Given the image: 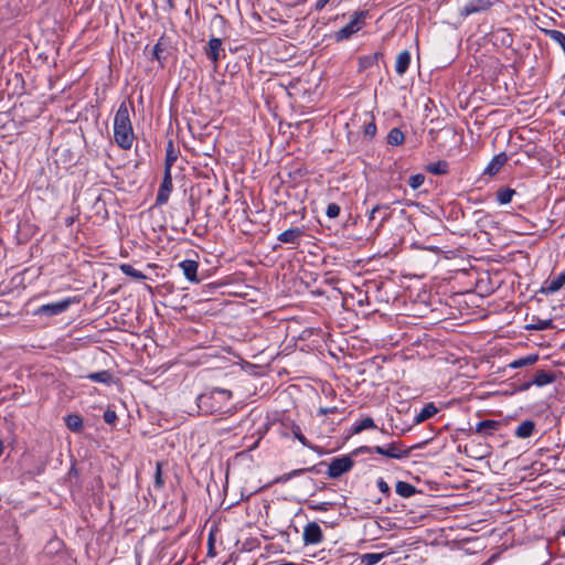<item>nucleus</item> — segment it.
Returning a JSON list of instances; mask_svg holds the SVG:
<instances>
[{
  "label": "nucleus",
  "instance_id": "obj_26",
  "mask_svg": "<svg viewBox=\"0 0 565 565\" xmlns=\"http://www.w3.org/2000/svg\"><path fill=\"white\" fill-rule=\"evenodd\" d=\"M177 153L173 149L172 142H169L166 151L164 170L171 171L172 166L177 161Z\"/></svg>",
  "mask_w": 565,
  "mask_h": 565
},
{
  "label": "nucleus",
  "instance_id": "obj_11",
  "mask_svg": "<svg viewBox=\"0 0 565 565\" xmlns=\"http://www.w3.org/2000/svg\"><path fill=\"white\" fill-rule=\"evenodd\" d=\"M222 51V41L217 38L210 39L207 46L205 49L206 56L216 64L221 57Z\"/></svg>",
  "mask_w": 565,
  "mask_h": 565
},
{
  "label": "nucleus",
  "instance_id": "obj_25",
  "mask_svg": "<svg viewBox=\"0 0 565 565\" xmlns=\"http://www.w3.org/2000/svg\"><path fill=\"white\" fill-rule=\"evenodd\" d=\"M539 356L536 354H530L527 356L514 360L509 364L512 369H519L527 365H532L537 361Z\"/></svg>",
  "mask_w": 565,
  "mask_h": 565
},
{
  "label": "nucleus",
  "instance_id": "obj_16",
  "mask_svg": "<svg viewBox=\"0 0 565 565\" xmlns=\"http://www.w3.org/2000/svg\"><path fill=\"white\" fill-rule=\"evenodd\" d=\"M555 379H556V376L554 373L540 370L535 373V375L532 380V384L541 387V386L553 383L555 381Z\"/></svg>",
  "mask_w": 565,
  "mask_h": 565
},
{
  "label": "nucleus",
  "instance_id": "obj_4",
  "mask_svg": "<svg viewBox=\"0 0 565 565\" xmlns=\"http://www.w3.org/2000/svg\"><path fill=\"white\" fill-rule=\"evenodd\" d=\"M375 454L391 458V459H403L409 455V449H405L401 443L393 441L386 446H374Z\"/></svg>",
  "mask_w": 565,
  "mask_h": 565
},
{
  "label": "nucleus",
  "instance_id": "obj_1",
  "mask_svg": "<svg viewBox=\"0 0 565 565\" xmlns=\"http://www.w3.org/2000/svg\"><path fill=\"white\" fill-rule=\"evenodd\" d=\"M130 109L134 110L131 104L122 102L114 118V139L116 145L124 149H131L135 140V134L130 120Z\"/></svg>",
  "mask_w": 565,
  "mask_h": 565
},
{
  "label": "nucleus",
  "instance_id": "obj_3",
  "mask_svg": "<svg viewBox=\"0 0 565 565\" xmlns=\"http://www.w3.org/2000/svg\"><path fill=\"white\" fill-rule=\"evenodd\" d=\"M367 15V11L354 12L350 22L335 32L334 39L338 42L350 39L353 34L359 32L364 26Z\"/></svg>",
  "mask_w": 565,
  "mask_h": 565
},
{
  "label": "nucleus",
  "instance_id": "obj_6",
  "mask_svg": "<svg viewBox=\"0 0 565 565\" xmlns=\"http://www.w3.org/2000/svg\"><path fill=\"white\" fill-rule=\"evenodd\" d=\"M302 540L305 545H316L322 542L323 533L320 525L317 522H309L302 533Z\"/></svg>",
  "mask_w": 565,
  "mask_h": 565
},
{
  "label": "nucleus",
  "instance_id": "obj_22",
  "mask_svg": "<svg viewBox=\"0 0 565 565\" xmlns=\"http://www.w3.org/2000/svg\"><path fill=\"white\" fill-rule=\"evenodd\" d=\"M86 377L93 382H98V383H104V384H109L113 381V374L106 370L89 373Z\"/></svg>",
  "mask_w": 565,
  "mask_h": 565
},
{
  "label": "nucleus",
  "instance_id": "obj_29",
  "mask_svg": "<svg viewBox=\"0 0 565 565\" xmlns=\"http://www.w3.org/2000/svg\"><path fill=\"white\" fill-rule=\"evenodd\" d=\"M384 553H366L362 555V563L365 565H375L384 558Z\"/></svg>",
  "mask_w": 565,
  "mask_h": 565
},
{
  "label": "nucleus",
  "instance_id": "obj_35",
  "mask_svg": "<svg viewBox=\"0 0 565 565\" xmlns=\"http://www.w3.org/2000/svg\"><path fill=\"white\" fill-rule=\"evenodd\" d=\"M326 214L329 218H334L340 214V206L337 203H330L327 206Z\"/></svg>",
  "mask_w": 565,
  "mask_h": 565
},
{
  "label": "nucleus",
  "instance_id": "obj_9",
  "mask_svg": "<svg viewBox=\"0 0 565 565\" xmlns=\"http://www.w3.org/2000/svg\"><path fill=\"white\" fill-rule=\"evenodd\" d=\"M502 424L499 420L494 419H486L477 423L475 427V433L482 437L492 436L495 431L501 428Z\"/></svg>",
  "mask_w": 565,
  "mask_h": 565
},
{
  "label": "nucleus",
  "instance_id": "obj_34",
  "mask_svg": "<svg viewBox=\"0 0 565 565\" xmlns=\"http://www.w3.org/2000/svg\"><path fill=\"white\" fill-rule=\"evenodd\" d=\"M291 431H292V435L306 447H309V441L308 439L303 436V434L301 433V429L299 426L295 425L292 426L291 428Z\"/></svg>",
  "mask_w": 565,
  "mask_h": 565
},
{
  "label": "nucleus",
  "instance_id": "obj_5",
  "mask_svg": "<svg viewBox=\"0 0 565 565\" xmlns=\"http://www.w3.org/2000/svg\"><path fill=\"white\" fill-rule=\"evenodd\" d=\"M353 460L349 456L334 458L330 462L327 473L330 478H339L343 473L350 471L353 467Z\"/></svg>",
  "mask_w": 565,
  "mask_h": 565
},
{
  "label": "nucleus",
  "instance_id": "obj_19",
  "mask_svg": "<svg viewBox=\"0 0 565 565\" xmlns=\"http://www.w3.org/2000/svg\"><path fill=\"white\" fill-rule=\"evenodd\" d=\"M395 491L403 498H411L417 492L413 484L405 481H398L395 486Z\"/></svg>",
  "mask_w": 565,
  "mask_h": 565
},
{
  "label": "nucleus",
  "instance_id": "obj_37",
  "mask_svg": "<svg viewBox=\"0 0 565 565\" xmlns=\"http://www.w3.org/2000/svg\"><path fill=\"white\" fill-rule=\"evenodd\" d=\"M103 418H104L105 423L113 425L117 420V414L115 411L107 409V411H105Z\"/></svg>",
  "mask_w": 565,
  "mask_h": 565
},
{
  "label": "nucleus",
  "instance_id": "obj_42",
  "mask_svg": "<svg viewBox=\"0 0 565 565\" xmlns=\"http://www.w3.org/2000/svg\"><path fill=\"white\" fill-rule=\"evenodd\" d=\"M337 412V407H321L319 408L318 413L320 415H327Z\"/></svg>",
  "mask_w": 565,
  "mask_h": 565
},
{
  "label": "nucleus",
  "instance_id": "obj_18",
  "mask_svg": "<svg viewBox=\"0 0 565 565\" xmlns=\"http://www.w3.org/2000/svg\"><path fill=\"white\" fill-rule=\"evenodd\" d=\"M534 428L535 424L533 420H524L516 427L515 436L519 438H527L533 434Z\"/></svg>",
  "mask_w": 565,
  "mask_h": 565
},
{
  "label": "nucleus",
  "instance_id": "obj_28",
  "mask_svg": "<svg viewBox=\"0 0 565 565\" xmlns=\"http://www.w3.org/2000/svg\"><path fill=\"white\" fill-rule=\"evenodd\" d=\"M375 423L371 417L363 418L360 423H358L353 428V434H360L365 429L375 428Z\"/></svg>",
  "mask_w": 565,
  "mask_h": 565
},
{
  "label": "nucleus",
  "instance_id": "obj_23",
  "mask_svg": "<svg viewBox=\"0 0 565 565\" xmlns=\"http://www.w3.org/2000/svg\"><path fill=\"white\" fill-rule=\"evenodd\" d=\"M65 424L72 431H79L83 427V419L79 415L70 414L65 417Z\"/></svg>",
  "mask_w": 565,
  "mask_h": 565
},
{
  "label": "nucleus",
  "instance_id": "obj_20",
  "mask_svg": "<svg viewBox=\"0 0 565 565\" xmlns=\"http://www.w3.org/2000/svg\"><path fill=\"white\" fill-rule=\"evenodd\" d=\"M488 0H478V4L472 0L469 3H467L463 8V13L466 15L476 13L481 10H486L489 7Z\"/></svg>",
  "mask_w": 565,
  "mask_h": 565
},
{
  "label": "nucleus",
  "instance_id": "obj_27",
  "mask_svg": "<svg viewBox=\"0 0 565 565\" xmlns=\"http://www.w3.org/2000/svg\"><path fill=\"white\" fill-rule=\"evenodd\" d=\"M514 194L515 191L510 188L500 189L497 192V200L500 204H508L511 202Z\"/></svg>",
  "mask_w": 565,
  "mask_h": 565
},
{
  "label": "nucleus",
  "instance_id": "obj_21",
  "mask_svg": "<svg viewBox=\"0 0 565 565\" xmlns=\"http://www.w3.org/2000/svg\"><path fill=\"white\" fill-rule=\"evenodd\" d=\"M365 119L363 120L364 124V136L369 139H372L376 134V125L375 119L370 114H364Z\"/></svg>",
  "mask_w": 565,
  "mask_h": 565
},
{
  "label": "nucleus",
  "instance_id": "obj_40",
  "mask_svg": "<svg viewBox=\"0 0 565 565\" xmlns=\"http://www.w3.org/2000/svg\"><path fill=\"white\" fill-rule=\"evenodd\" d=\"M377 487H379L380 491L383 492V493H388L390 492V487H388V484L383 479H380L377 481Z\"/></svg>",
  "mask_w": 565,
  "mask_h": 565
},
{
  "label": "nucleus",
  "instance_id": "obj_30",
  "mask_svg": "<svg viewBox=\"0 0 565 565\" xmlns=\"http://www.w3.org/2000/svg\"><path fill=\"white\" fill-rule=\"evenodd\" d=\"M427 170L433 174H445L448 171V163L445 161H438L435 163H430L427 167Z\"/></svg>",
  "mask_w": 565,
  "mask_h": 565
},
{
  "label": "nucleus",
  "instance_id": "obj_13",
  "mask_svg": "<svg viewBox=\"0 0 565 565\" xmlns=\"http://www.w3.org/2000/svg\"><path fill=\"white\" fill-rule=\"evenodd\" d=\"M303 231L299 227H291L279 234L278 241L281 243L297 244L299 243Z\"/></svg>",
  "mask_w": 565,
  "mask_h": 565
},
{
  "label": "nucleus",
  "instance_id": "obj_45",
  "mask_svg": "<svg viewBox=\"0 0 565 565\" xmlns=\"http://www.w3.org/2000/svg\"><path fill=\"white\" fill-rule=\"evenodd\" d=\"M564 534H565V529H564Z\"/></svg>",
  "mask_w": 565,
  "mask_h": 565
},
{
  "label": "nucleus",
  "instance_id": "obj_2",
  "mask_svg": "<svg viewBox=\"0 0 565 565\" xmlns=\"http://www.w3.org/2000/svg\"><path fill=\"white\" fill-rule=\"evenodd\" d=\"M232 398V392L224 388H214L202 393L196 398L199 412L202 414L223 413Z\"/></svg>",
  "mask_w": 565,
  "mask_h": 565
},
{
  "label": "nucleus",
  "instance_id": "obj_36",
  "mask_svg": "<svg viewBox=\"0 0 565 565\" xmlns=\"http://www.w3.org/2000/svg\"><path fill=\"white\" fill-rule=\"evenodd\" d=\"M552 327V320H540L537 323L533 324L531 329L533 330H547Z\"/></svg>",
  "mask_w": 565,
  "mask_h": 565
},
{
  "label": "nucleus",
  "instance_id": "obj_41",
  "mask_svg": "<svg viewBox=\"0 0 565 565\" xmlns=\"http://www.w3.org/2000/svg\"><path fill=\"white\" fill-rule=\"evenodd\" d=\"M331 0H317L315 9L321 11Z\"/></svg>",
  "mask_w": 565,
  "mask_h": 565
},
{
  "label": "nucleus",
  "instance_id": "obj_33",
  "mask_svg": "<svg viewBox=\"0 0 565 565\" xmlns=\"http://www.w3.org/2000/svg\"><path fill=\"white\" fill-rule=\"evenodd\" d=\"M425 177L423 174H414L409 178L408 184L412 189L416 190L423 185Z\"/></svg>",
  "mask_w": 565,
  "mask_h": 565
},
{
  "label": "nucleus",
  "instance_id": "obj_32",
  "mask_svg": "<svg viewBox=\"0 0 565 565\" xmlns=\"http://www.w3.org/2000/svg\"><path fill=\"white\" fill-rule=\"evenodd\" d=\"M162 462L158 461L156 463V472H154V486L158 489H162L164 486L163 477H162Z\"/></svg>",
  "mask_w": 565,
  "mask_h": 565
},
{
  "label": "nucleus",
  "instance_id": "obj_15",
  "mask_svg": "<svg viewBox=\"0 0 565 565\" xmlns=\"http://www.w3.org/2000/svg\"><path fill=\"white\" fill-rule=\"evenodd\" d=\"M508 158L505 153L497 154L484 169V173L493 175L495 174L507 162Z\"/></svg>",
  "mask_w": 565,
  "mask_h": 565
},
{
  "label": "nucleus",
  "instance_id": "obj_43",
  "mask_svg": "<svg viewBox=\"0 0 565 565\" xmlns=\"http://www.w3.org/2000/svg\"><path fill=\"white\" fill-rule=\"evenodd\" d=\"M382 209L381 205H376L374 206L371 211H370V214H369V220L370 221H373L375 218V213L379 212L380 210Z\"/></svg>",
  "mask_w": 565,
  "mask_h": 565
},
{
  "label": "nucleus",
  "instance_id": "obj_10",
  "mask_svg": "<svg viewBox=\"0 0 565 565\" xmlns=\"http://www.w3.org/2000/svg\"><path fill=\"white\" fill-rule=\"evenodd\" d=\"M180 268L182 269L183 275L185 278L191 282H199V278L196 276L199 264L195 260L192 259H184L179 264Z\"/></svg>",
  "mask_w": 565,
  "mask_h": 565
},
{
  "label": "nucleus",
  "instance_id": "obj_38",
  "mask_svg": "<svg viewBox=\"0 0 565 565\" xmlns=\"http://www.w3.org/2000/svg\"><path fill=\"white\" fill-rule=\"evenodd\" d=\"M162 42L159 41L154 46H153V50H152V56L154 60L161 62L163 60V56H162Z\"/></svg>",
  "mask_w": 565,
  "mask_h": 565
},
{
  "label": "nucleus",
  "instance_id": "obj_14",
  "mask_svg": "<svg viewBox=\"0 0 565 565\" xmlns=\"http://www.w3.org/2000/svg\"><path fill=\"white\" fill-rule=\"evenodd\" d=\"M411 63V53L407 50L398 53L395 62V71L398 75H404Z\"/></svg>",
  "mask_w": 565,
  "mask_h": 565
},
{
  "label": "nucleus",
  "instance_id": "obj_44",
  "mask_svg": "<svg viewBox=\"0 0 565 565\" xmlns=\"http://www.w3.org/2000/svg\"><path fill=\"white\" fill-rule=\"evenodd\" d=\"M387 220H388V214H385V215L382 217V220H381V222H380V224H379L377 228H379V227H382V226H383V224H384Z\"/></svg>",
  "mask_w": 565,
  "mask_h": 565
},
{
  "label": "nucleus",
  "instance_id": "obj_24",
  "mask_svg": "<svg viewBox=\"0 0 565 565\" xmlns=\"http://www.w3.org/2000/svg\"><path fill=\"white\" fill-rule=\"evenodd\" d=\"M405 136L398 128H393L387 135V143L391 146H399L404 142Z\"/></svg>",
  "mask_w": 565,
  "mask_h": 565
},
{
  "label": "nucleus",
  "instance_id": "obj_31",
  "mask_svg": "<svg viewBox=\"0 0 565 565\" xmlns=\"http://www.w3.org/2000/svg\"><path fill=\"white\" fill-rule=\"evenodd\" d=\"M120 269L125 275L130 276L135 279H143L145 278V275L140 270L132 267L131 265L124 264L120 266Z\"/></svg>",
  "mask_w": 565,
  "mask_h": 565
},
{
  "label": "nucleus",
  "instance_id": "obj_8",
  "mask_svg": "<svg viewBox=\"0 0 565 565\" xmlns=\"http://www.w3.org/2000/svg\"><path fill=\"white\" fill-rule=\"evenodd\" d=\"M70 305H71L70 299H64V300H61V301H57L54 303L43 305L36 309L35 315L49 316V317L57 316V315L66 311L67 308L70 307Z\"/></svg>",
  "mask_w": 565,
  "mask_h": 565
},
{
  "label": "nucleus",
  "instance_id": "obj_7",
  "mask_svg": "<svg viewBox=\"0 0 565 565\" xmlns=\"http://www.w3.org/2000/svg\"><path fill=\"white\" fill-rule=\"evenodd\" d=\"M173 184H172V174L171 171L163 172V180L161 182V185L159 188V191L157 193L156 198V204L157 205H163L168 202L170 193L172 191Z\"/></svg>",
  "mask_w": 565,
  "mask_h": 565
},
{
  "label": "nucleus",
  "instance_id": "obj_39",
  "mask_svg": "<svg viewBox=\"0 0 565 565\" xmlns=\"http://www.w3.org/2000/svg\"><path fill=\"white\" fill-rule=\"evenodd\" d=\"M374 447L362 446L358 448L354 454H374Z\"/></svg>",
  "mask_w": 565,
  "mask_h": 565
},
{
  "label": "nucleus",
  "instance_id": "obj_12",
  "mask_svg": "<svg viewBox=\"0 0 565 565\" xmlns=\"http://www.w3.org/2000/svg\"><path fill=\"white\" fill-rule=\"evenodd\" d=\"M565 285V273L559 274L556 278L552 280H546L541 287V292L545 295H551L558 291Z\"/></svg>",
  "mask_w": 565,
  "mask_h": 565
},
{
  "label": "nucleus",
  "instance_id": "obj_17",
  "mask_svg": "<svg viewBox=\"0 0 565 565\" xmlns=\"http://www.w3.org/2000/svg\"><path fill=\"white\" fill-rule=\"evenodd\" d=\"M438 409L434 403L426 404L415 416V423H423L437 414Z\"/></svg>",
  "mask_w": 565,
  "mask_h": 565
}]
</instances>
